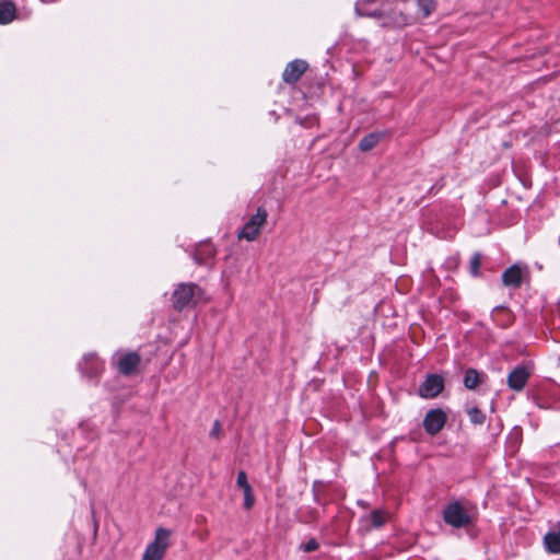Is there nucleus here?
I'll return each mask as SVG.
<instances>
[{
  "mask_svg": "<svg viewBox=\"0 0 560 560\" xmlns=\"http://www.w3.org/2000/svg\"><path fill=\"white\" fill-rule=\"evenodd\" d=\"M443 520L446 524L455 528L466 527L471 523L470 515L458 502H453L445 508Z\"/></svg>",
  "mask_w": 560,
  "mask_h": 560,
  "instance_id": "obj_4",
  "label": "nucleus"
},
{
  "mask_svg": "<svg viewBox=\"0 0 560 560\" xmlns=\"http://www.w3.org/2000/svg\"><path fill=\"white\" fill-rule=\"evenodd\" d=\"M16 7L12 1H0V24H8L15 19Z\"/></svg>",
  "mask_w": 560,
  "mask_h": 560,
  "instance_id": "obj_13",
  "label": "nucleus"
},
{
  "mask_svg": "<svg viewBox=\"0 0 560 560\" xmlns=\"http://www.w3.org/2000/svg\"><path fill=\"white\" fill-rule=\"evenodd\" d=\"M318 542L315 540V539H310L307 542H305L303 546H302V549L305 551V552H312V551H315L318 549Z\"/></svg>",
  "mask_w": 560,
  "mask_h": 560,
  "instance_id": "obj_22",
  "label": "nucleus"
},
{
  "mask_svg": "<svg viewBox=\"0 0 560 560\" xmlns=\"http://www.w3.org/2000/svg\"><path fill=\"white\" fill-rule=\"evenodd\" d=\"M544 545L548 552L560 553V527L552 529L545 535Z\"/></svg>",
  "mask_w": 560,
  "mask_h": 560,
  "instance_id": "obj_12",
  "label": "nucleus"
},
{
  "mask_svg": "<svg viewBox=\"0 0 560 560\" xmlns=\"http://www.w3.org/2000/svg\"><path fill=\"white\" fill-rule=\"evenodd\" d=\"M307 63L304 60H293L289 62L282 73V79L287 83H295L304 74Z\"/></svg>",
  "mask_w": 560,
  "mask_h": 560,
  "instance_id": "obj_9",
  "label": "nucleus"
},
{
  "mask_svg": "<svg viewBox=\"0 0 560 560\" xmlns=\"http://www.w3.org/2000/svg\"><path fill=\"white\" fill-rule=\"evenodd\" d=\"M447 416L442 409H431L423 419V428L428 434L435 435L444 428Z\"/></svg>",
  "mask_w": 560,
  "mask_h": 560,
  "instance_id": "obj_6",
  "label": "nucleus"
},
{
  "mask_svg": "<svg viewBox=\"0 0 560 560\" xmlns=\"http://www.w3.org/2000/svg\"><path fill=\"white\" fill-rule=\"evenodd\" d=\"M171 535L172 532L167 528H156L154 539L145 547L141 560H163L166 550L170 547Z\"/></svg>",
  "mask_w": 560,
  "mask_h": 560,
  "instance_id": "obj_1",
  "label": "nucleus"
},
{
  "mask_svg": "<svg viewBox=\"0 0 560 560\" xmlns=\"http://www.w3.org/2000/svg\"><path fill=\"white\" fill-rule=\"evenodd\" d=\"M236 483L240 488L244 490H246L247 488H252L250 485L248 483V480H247V475L245 471L241 470L238 474H237V479H236Z\"/></svg>",
  "mask_w": 560,
  "mask_h": 560,
  "instance_id": "obj_21",
  "label": "nucleus"
},
{
  "mask_svg": "<svg viewBox=\"0 0 560 560\" xmlns=\"http://www.w3.org/2000/svg\"><path fill=\"white\" fill-rule=\"evenodd\" d=\"M267 210L262 207H259L256 213L253 214L244 224L242 230L238 232L237 237L240 240H246L248 242L257 240V237L260 234V231L267 223Z\"/></svg>",
  "mask_w": 560,
  "mask_h": 560,
  "instance_id": "obj_3",
  "label": "nucleus"
},
{
  "mask_svg": "<svg viewBox=\"0 0 560 560\" xmlns=\"http://www.w3.org/2000/svg\"><path fill=\"white\" fill-rule=\"evenodd\" d=\"M369 520L373 527H381L387 521V514L382 510H375L370 514Z\"/></svg>",
  "mask_w": 560,
  "mask_h": 560,
  "instance_id": "obj_17",
  "label": "nucleus"
},
{
  "mask_svg": "<svg viewBox=\"0 0 560 560\" xmlns=\"http://www.w3.org/2000/svg\"><path fill=\"white\" fill-rule=\"evenodd\" d=\"M470 421L475 424H482L486 420L485 413L477 407H471L467 410Z\"/></svg>",
  "mask_w": 560,
  "mask_h": 560,
  "instance_id": "obj_18",
  "label": "nucleus"
},
{
  "mask_svg": "<svg viewBox=\"0 0 560 560\" xmlns=\"http://www.w3.org/2000/svg\"><path fill=\"white\" fill-rule=\"evenodd\" d=\"M81 369L90 377H96L104 370V365L96 354L90 353L84 357Z\"/></svg>",
  "mask_w": 560,
  "mask_h": 560,
  "instance_id": "obj_10",
  "label": "nucleus"
},
{
  "mask_svg": "<svg viewBox=\"0 0 560 560\" xmlns=\"http://www.w3.org/2000/svg\"><path fill=\"white\" fill-rule=\"evenodd\" d=\"M382 138L381 133H369L363 137L359 143V149L363 152L370 151L376 147Z\"/></svg>",
  "mask_w": 560,
  "mask_h": 560,
  "instance_id": "obj_14",
  "label": "nucleus"
},
{
  "mask_svg": "<svg viewBox=\"0 0 560 560\" xmlns=\"http://www.w3.org/2000/svg\"><path fill=\"white\" fill-rule=\"evenodd\" d=\"M220 432H221V425H220V422H219V421H215V422L213 423V428H212V430L210 431V435H211L212 438L218 439V438L220 436Z\"/></svg>",
  "mask_w": 560,
  "mask_h": 560,
  "instance_id": "obj_23",
  "label": "nucleus"
},
{
  "mask_svg": "<svg viewBox=\"0 0 560 560\" xmlns=\"http://www.w3.org/2000/svg\"><path fill=\"white\" fill-rule=\"evenodd\" d=\"M482 378L477 370L468 369L465 373L464 385L468 389H475L480 383Z\"/></svg>",
  "mask_w": 560,
  "mask_h": 560,
  "instance_id": "obj_15",
  "label": "nucleus"
},
{
  "mask_svg": "<svg viewBox=\"0 0 560 560\" xmlns=\"http://www.w3.org/2000/svg\"><path fill=\"white\" fill-rule=\"evenodd\" d=\"M444 388V380L438 374L428 375L419 387V395L422 398H435Z\"/></svg>",
  "mask_w": 560,
  "mask_h": 560,
  "instance_id": "obj_7",
  "label": "nucleus"
},
{
  "mask_svg": "<svg viewBox=\"0 0 560 560\" xmlns=\"http://www.w3.org/2000/svg\"><path fill=\"white\" fill-rule=\"evenodd\" d=\"M244 492V508L250 510L255 504V497L252 488H247Z\"/></svg>",
  "mask_w": 560,
  "mask_h": 560,
  "instance_id": "obj_20",
  "label": "nucleus"
},
{
  "mask_svg": "<svg viewBox=\"0 0 560 560\" xmlns=\"http://www.w3.org/2000/svg\"><path fill=\"white\" fill-rule=\"evenodd\" d=\"M524 269L513 265L502 273V282L506 287L518 288L523 282Z\"/></svg>",
  "mask_w": 560,
  "mask_h": 560,
  "instance_id": "obj_11",
  "label": "nucleus"
},
{
  "mask_svg": "<svg viewBox=\"0 0 560 560\" xmlns=\"http://www.w3.org/2000/svg\"><path fill=\"white\" fill-rule=\"evenodd\" d=\"M418 12L423 16L428 18L435 9L433 0H416Z\"/></svg>",
  "mask_w": 560,
  "mask_h": 560,
  "instance_id": "obj_16",
  "label": "nucleus"
},
{
  "mask_svg": "<svg viewBox=\"0 0 560 560\" xmlns=\"http://www.w3.org/2000/svg\"><path fill=\"white\" fill-rule=\"evenodd\" d=\"M530 375V371L524 366H516L508 376V385L511 389L520 392L522 390Z\"/></svg>",
  "mask_w": 560,
  "mask_h": 560,
  "instance_id": "obj_8",
  "label": "nucleus"
},
{
  "mask_svg": "<svg viewBox=\"0 0 560 560\" xmlns=\"http://www.w3.org/2000/svg\"><path fill=\"white\" fill-rule=\"evenodd\" d=\"M116 358L119 373L126 376L136 373L141 363V357L135 351L119 352Z\"/></svg>",
  "mask_w": 560,
  "mask_h": 560,
  "instance_id": "obj_5",
  "label": "nucleus"
},
{
  "mask_svg": "<svg viewBox=\"0 0 560 560\" xmlns=\"http://www.w3.org/2000/svg\"><path fill=\"white\" fill-rule=\"evenodd\" d=\"M480 265H481V254L480 253H475L470 259V264H469V267H470V272L472 276H478L479 275V268H480Z\"/></svg>",
  "mask_w": 560,
  "mask_h": 560,
  "instance_id": "obj_19",
  "label": "nucleus"
},
{
  "mask_svg": "<svg viewBox=\"0 0 560 560\" xmlns=\"http://www.w3.org/2000/svg\"><path fill=\"white\" fill-rule=\"evenodd\" d=\"M202 291L196 284L180 283L173 293V305L177 311L194 305L200 298Z\"/></svg>",
  "mask_w": 560,
  "mask_h": 560,
  "instance_id": "obj_2",
  "label": "nucleus"
}]
</instances>
